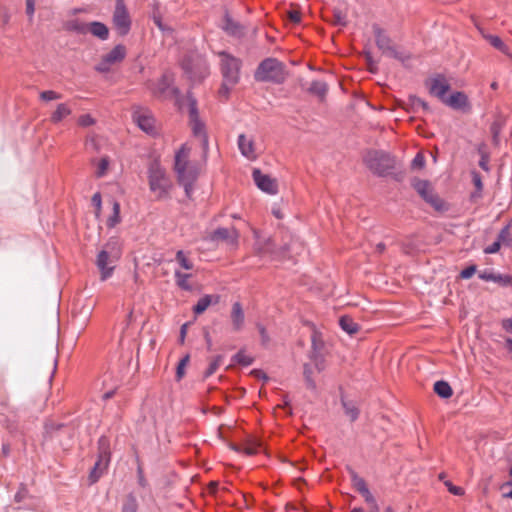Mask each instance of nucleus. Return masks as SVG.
Masks as SVG:
<instances>
[{"label": "nucleus", "mask_w": 512, "mask_h": 512, "mask_svg": "<svg viewBox=\"0 0 512 512\" xmlns=\"http://www.w3.org/2000/svg\"><path fill=\"white\" fill-rule=\"evenodd\" d=\"M120 257L121 244L117 239L111 238L99 250L95 261L101 281L112 277Z\"/></svg>", "instance_id": "nucleus-1"}, {"label": "nucleus", "mask_w": 512, "mask_h": 512, "mask_svg": "<svg viewBox=\"0 0 512 512\" xmlns=\"http://www.w3.org/2000/svg\"><path fill=\"white\" fill-rule=\"evenodd\" d=\"M147 178L149 191L155 200L165 201L170 198L173 184L166 171L160 165H151Z\"/></svg>", "instance_id": "nucleus-2"}, {"label": "nucleus", "mask_w": 512, "mask_h": 512, "mask_svg": "<svg viewBox=\"0 0 512 512\" xmlns=\"http://www.w3.org/2000/svg\"><path fill=\"white\" fill-rule=\"evenodd\" d=\"M190 150L187 147H182L175 156V170L178 174L180 183L184 186L186 195H191V184L196 179L198 171L190 165L189 158Z\"/></svg>", "instance_id": "nucleus-3"}, {"label": "nucleus", "mask_w": 512, "mask_h": 512, "mask_svg": "<svg viewBox=\"0 0 512 512\" xmlns=\"http://www.w3.org/2000/svg\"><path fill=\"white\" fill-rule=\"evenodd\" d=\"M221 64L224 80L220 93L227 96L229 90L238 82L239 62L235 58L223 53L221 54Z\"/></svg>", "instance_id": "nucleus-4"}, {"label": "nucleus", "mask_w": 512, "mask_h": 512, "mask_svg": "<svg viewBox=\"0 0 512 512\" xmlns=\"http://www.w3.org/2000/svg\"><path fill=\"white\" fill-rule=\"evenodd\" d=\"M256 77L262 81L281 82L285 78V72L280 62L275 59H267L259 66Z\"/></svg>", "instance_id": "nucleus-5"}, {"label": "nucleus", "mask_w": 512, "mask_h": 512, "mask_svg": "<svg viewBox=\"0 0 512 512\" xmlns=\"http://www.w3.org/2000/svg\"><path fill=\"white\" fill-rule=\"evenodd\" d=\"M364 160L367 166L378 174L387 172L395 165V160L389 154L382 151H370L366 154Z\"/></svg>", "instance_id": "nucleus-6"}, {"label": "nucleus", "mask_w": 512, "mask_h": 512, "mask_svg": "<svg viewBox=\"0 0 512 512\" xmlns=\"http://www.w3.org/2000/svg\"><path fill=\"white\" fill-rule=\"evenodd\" d=\"M413 187L417 193L436 210L442 211L447 208L446 203L434 193L433 188L428 181L415 179L413 181Z\"/></svg>", "instance_id": "nucleus-7"}, {"label": "nucleus", "mask_w": 512, "mask_h": 512, "mask_svg": "<svg viewBox=\"0 0 512 512\" xmlns=\"http://www.w3.org/2000/svg\"><path fill=\"white\" fill-rule=\"evenodd\" d=\"M126 47L122 44L116 45L110 51L105 53L96 66L99 72H108L112 67L120 64L126 56Z\"/></svg>", "instance_id": "nucleus-8"}, {"label": "nucleus", "mask_w": 512, "mask_h": 512, "mask_svg": "<svg viewBox=\"0 0 512 512\" xmlns=\"http://www.w3.org/2000/svg\"><path fill=\"white\" fill-rule=\"evenodd\" d=\"M113 28L120 35H126L131 27L130 15L122 2H117L113 16Z\"/></svg>", "instance_id": "nucleus-9"}, {"label": "nucleus", "mask_w": 512, "mask_h": 512, "mask_svg": "<svg viewBox=\"0 0 512 512\" xmlns=\"http://www.w3.org/2000/svg\"><path fill=\"white\" fill-rule=\"evenodd\" d=\"M252 177L255 185L262 192L269 195H276L279 190L278 180L269 174L263 173L259 169H254Z\"/></svg>", "instance_id": "nucleus-10"}, {"label": "nucleus", "mask_w": 512, "mask_h": 512, "mask_svg": "<svg viewBox=\"0 0 512 512\" xmlns=\"http://www.w3.org/2000/svg\"><path fill=\"white\" fill-rule=\"evenodd\" d=\"M426 88L431 96L443 102L450 91V84L444 76L436 75L426 81Z\"/></svg>", "instance_id": "nucleus-11"}, {"label": "nucleus", "mask_w": 512, "mask_h": 512, "mask_svg": "<svg viewBox=\"0 0 512 512\" xmlns=\"http://www.w3.org/2000/svg\"><path fill=\"white\" fill-rule=\"evenodd\" d=\"M179 105L182 109H185V108L187 109V111L190 115L191 126H192V130H193L194 134L201 136L202 140H203V144L206 145L207 139H206L204 131H203L204 126H203L202 122L197 117L196 108H195V100L188 96L184 100V102L180 103Z\"/></svg>", "instance_id": "nucleus-12"}, {"label": "nucleus", "mask_w": 512, "mask_h": 512, "mask_svg": "<svg viewBox=\"0 0 512 512\" xmlns=\"http://www.w3.org/2000/svg\"><path fill=\"white\" fill-rule=\"evenodd\" d=\"M442 103L454 110L462 112H467L471 108L468 96L461 91L451 92Z\"/></svg>", "instance_id": "nucleus-13"}, {"label": "nucleus", "mask_w": 512, "mask_h": 512, "mask_svg": "<svg viewBox=\"0 0 512 512\" xmlns=\"http://www.w3.org/2000/svg\"><path fill=\"white\" fill-rule=\"evenodd\" d=\"M133 119L140 129L144 132L152 133L155 129V119L152 114L143 109L135 110Z\"/></svg>", "instance_id": "nucleus-14"}, {"label": "nucleus", "mask_w": 512, "mask_h": 512, "mask_svg": "<svg viewBox=\"0 0 512 512\" xmlns=\"http://www.w3.org/2000/svg\"><path fill=\"white\" fill-rule=\"evenodd\" d=\"M171 83L172 81L169 78H161L154 90V93L163 99H171L178 103L177 91L176 89L170 87Z\"/></svg>", "instance_id": "nucleus-15"}, {"label": "nucleus", "mask_w": 512, "mask_h": 512, "mask_svg": "<svg viewBox=\"0 0 512 512\" xmlns=\"http://www.w3.org/2000/svg\"><path fill=\"white\" fill-rule=\"evenodd\" d=\"M110 461L109 453L106 450H103L99 457L97 462L95 463L90 475L89 479L91 483H95L105 472V470L108 467Z\"/></svg>", "instance_id": "nucleus-16"}, {"label": "nucleus", "mask_w": 512, "mask_h": 512, "mask_svg": "<svg viewBox=\"0 0 512 512\" xmlns=\"http://www.w3.org/2000/svg\"><path fill=\"white\" fill-rule=\"evenodd\" d=\"M255 238L254 248L259 255H270L273 252V245L269 237L262 236L261 233L252 229Z\"/></svg>", "instance_id": "nucleus-17"}, {"label": "nucleus", "mask_w": 512, "mask_h": 512, "mask_svg": "<svg viewBox=\"0 0 512 512\" xmlns=\"http://www.w3.org/2000/svg\"><path fill=\"white\" fill-rule=\"evenodd\" d=\"M352 485H353L354 489L356 491H358L363 496V498L365 499V501L367 503L372 504L371 508L378 509V507L375 505V499H374L373 495L371 494V492L367 486V483L365 482L364 479H362L361 477H359L357 475H353L352 476Z\"/></svg>", "instance_id": "nucleus-18"}, {"label": "nucleus", "mask_w": 512, "mask_h": 512, "mask_svg": "<svg viewBox=\"0 0 512 512\" xmlns=\"http://www.w3.org/2000/svg\"><path fill=\"white\" fill-rule=\"evenodd\" d=\"M238 147L241 154L248 159H255L257 156L255 145L250 137L240 135L238 138Z\"/></svg>", "instance_id": "nucleus-19"}, {"label": "nucleus", "mask_w": 512, "mask_h": 512, "mask_svg": "<svg viewBox=\"0 0 512 512\" xmlns=\"http://www.w3.org/2000/svg\"><path fill=\"white\" fill-rule=\"evenodd\" d=\"M479 277L485 281H493L504 287H512V276L506 274H497L490 271L479 273Z\"/></svg>", "instance_id": "nucleus-20"}, {"label": "nucleus", "mask_w": 512, "mask_h": 512, "mask_svg": "<svg viewBox=\"0 0 512 512\" xmlns=\"http://www.w3.org/2000/svg\"><path fill=\"white\" fill-rule=\"evenodd\" d=\"M230 318L233 329L239 331L243 327L245 320L244 309L239 302H235L232 305Z\"/></svg>", "instance_id": "nucleus-21"}, {"label": "nucleus", "mask_w": 512, "mask_h": 512, "mask_svg": "<svg viewBox=\"0 0 512 512\" xmlns=\"http://www.w3.org/2000/svg\"><path fill=\"white\" fill-rule=\"evenodd\" d=\"M211 238L213 240H225L234 245L237 241L238 234L235 230L230 231L225 228H219L212 233Z\"/></svg>", "instance_id": "nucleus-22"}, {"label": "nucleus", "mask_w": 512, "mask_h": 512, "mask_svg": "<svg viewBox=\"0 0 512 512\" xmlns=\"http://www.w3.org/2000/svg\"><path fill=\"white\" fill-rule=\"evenodd\" d=\"M86 31L102 40L107 39L109 35L108 27L101 22L88 23L86 25Z\"/></svg>", "instance_id": "nucleus-23"}, {"label": "nucleus", "mask_w": 512, "mask_h": 512, "mask_svg": "<svg viewBox=\"0 0 512 512\" xmlns=\"http://www.w3.org/2000/svg\"><path fill=\"white\" fill-rule=\"evenodd\" d=\"M111 213L107 217L106 224L109 228H114L117 224L120 223V204L114 199H111L110 202Z\"/></svg>", "instance_id": "nucleus-24"}, {"label": "nucleus", "mask_w": 512, "mask_h": 512, "mask_svg": "<svg viewBox=\"0 0 512 512\" xmlns=\"http://www.w3.org/2000/svg\"><path fill=\"white\" fill-rule=\"evenodd\" d=\"M72 110L70 106L66 103H61L57 105L56 109L51 115V121L53 123H59L65 118H67L69 115H71Z\"/></svg>", "instance_id": "nucleus-25"}, {"label": "nucleus", "mask_w": 512, "mask_h": 512, "mask_svg": "<svg viewBox=\"0 0 512 512\" xmlns=\"http://www.w3.org/2000/svg\"><path fill=\"white\" fill-rule=\"evenodd\" d=\"M223 28L232 35H239L242 30L240 24L231 15L225 16Z\"/></svg>", "instance_id": "nucleus-26"}, {"label": "nucleus", "mask_w": 512, "mask_h": 512, "mask_svg": "<svg viewBox=\"0 0 512 512\" xmlns=\"http://www.w3.org/2000/svg\"><path fill=\"white\" fill-rule=\"evenodd\" d=\"M434 391L442 398H449L452 396V388L447 382L438 381L434 384Z\"/></svg>", "instance_id": "nucleus-27"}, {"label": "nucleus", "mask_w": 512, "mask_h": 512, "mask_svg": "<svg viewBox=\"0 0 512 512\" xmlns=\"http://www.w3.org/2000/svg\"><path fill=\"white\" fill-rule=\"evenodd\" d=\"M176 283L177 285L185 290H191L192 286L189 284L188 280L191 277L190 273H182L180 271L175 272Z\"/></svg>", "instance_id": "nucleus-28"}, {"label": "nucleus", "mask_w": 512, "mask_h": 512, "mask_svg": "<svg viewBox=\"0 0 512 512\" xmlns=\"http://www.w3.org/2000/svg\"><path fill=\"white\" fill-rule=\"evenodd\" d=\"M340 325L344 331H346L348 334H354L358 331L359 327L358 324L355 323L351 318L349 317H342L340 319Z\"/></svg>", "instance_id": "nucleus-29"}, {"label": "nucleus", "mask_w": 512, "mask_h": 512, "mask_svg": "<svg viewBox=\"0 0 512 512\" xmlns=\"http://www.w3.org/2000/svg\"><path fill=\"white\" fill-rule=\"evenodd\" d=\"M502 327L505 332L511 336L505 340V347L510 353H512V318L504 319L502 321Z\"/></svg>", "instance_id": "nucleus-30"}, {"label": "nucleus", "mask_w": 512, "mask_h": 512, "mask_svg": "<svg viewBox=\"0 0 512 512\" xmlns=\"http://www.w3.org/2000/svg\"><path fill=\"white\" fill-rule=\"evenodd\" d=\"M109 164H110V162H109L108 158H106V157H102V158L98 159L95 162L96 176L103 177L104 175H106V173L109 169Z\"/></svg>", "instance_id": "nucleus-31"}, {"label": "nucleus", "mask_w": 512, "mask_h": 512, "mask_svg": "<svg viewBox=\"0 0 512 512\" xmlns=\"http://www.w3.org/2000/svg\"><path fill=\"white\" fill-rule=\"evenodd\" d=\"M213 297L210 295H206L199 299L197 304L194 307V312L196 314L203 313L212 303Z\"/></svg>", "instance_id": "nucleus-32"}, {"label": "nucleus", "mask_w": 512, "mask_h": 512, "mask_svg": "<svg viewBox=\"0 0 512 512\" xmlns=\"http://www.w3.org/2000/svg\"><path fill=\"white\" fill-rule=\"evenodd\" d=\"M176 262L179 266L185 270H191L193 268L192 262L188 259L186 254L182 251H178L176 254Z\"/></svg>", "instance_id": "nucleus-33"}, {"label": "nucleus", "mask_w": 512, "mask_h": 512, "mask_svg": "<svg viewBox=\"0 0 512 512\" xmlns=\"http://www.w3.org/2000/svg\"><path fill=\"white\" fill-rule=\"evenodd\" d=\"M486 38L489 41V43L496 49H498L504 53L508 52L507 46L504 44V42L498 36L489 35Z\"/></svg>", "instance_id": "nucleus-34"}, {"label": "nucleus", "mask_w": 512, "mask_h": 512, "mask_svg": "<svg viewBox=\"0 0 512 512\" xmlns=\"http://www.w3.org/2000/svg\"><path fill=\"white\" fill-rule=\"evenodd\" d=\"M310 91L319 97H323L327 92V86L323 82L315 81L311 84Z\"/></svg>", "instance_id": "nucleus-35"}, {"label": "nucleus", "mask_w": 512, "mask_h": 512, "mask_svg": "<svg viewBox=\"0 0 512 512\" xmlns=\"http://www.w3.org/2000/svg\"><path fill=\"white\" fill-rule=\"evenodd\" d=\"M189 361H190V356L185 355L179 362V364L177 366V371H176L177 380H181L184 377L185 369L188 366Z\"/></svg>", "instance_id": "nucleus-36"}, {"label": "nucleus", "mask_w": 512, "mask_h": 512, "mask_svg": "<svg viewBox=\"0 0 512 512\" xmlns=\"http://www.w3.org/2000/svg\"><path fill=\"white\" fill-rule=\"evenodd\" d=\"M91 203L95 209L94 214H95L96 218H99L100 213H101V207H102V198H101V194L99 192H96L93 194V196L91 198Z\"/></svg>", "instance_id": "nucleus-37"}, {"label": "nucleus", "mask_w": 512, "mask_h": 512, "mask_svg": "<svg viewBox=\"0 0 512 512\" xmlns=\"http://www.w3.org/2000/svg\"><path fill=\"white\" fill-rule=\"evenodd\" d=\"M235 361L244 366H248L253 362V358L245 352H239L234 357Z\"/></svg>", "instance_id": "nucleus-38"}, {"label": "nucleus", "mask_w": 512, "mask_h": 512, "mask_svg": "<svg viewBox=\"0 0 512 512\" xmlns=\"http://www.w3.org/2000/svg\"><path fill=\"white\" fill-rule=\"evenodd\" d=\"M345 408V413L349 417L350 420H355L358 416V410L352 403H343Z\"/></svg>", "instance_id": "nucleus-39"}, {"label": "nucleus", "mask_w": 512, "mask_h": 512, "mask_svg": "<svg viewBox=\"0 0 512 512\" xmlns=\"http://www.w3.org/2000/svg\"><path fill=\"white\" fill-rule=\"evenodd\" d=\"M40 98L43 101H54L61 98V95L53 90L43 91L40 93Z\"/></svg>", "instance_id": "nucleus-40"}, {"label": "nucleus", "mask_w": 512, "mask_h": 512, "mask_svg": "<svg viewBox=\"0 0 512 512\" xmlns=\"http://www.w3.org/2000/svg\"><path fill=\"white\" fill-rule=\"evenodd\" d=\"M444 485L453 495L462 496L464 494V489L460 486L454 485L451 481H445Z\"/></svg>", "instance_id": "nucleus-41"}, {"label": "nucleus", "mask_w": 512, "mask_h": 512, "mask_svg": "<svg viewBox=\"0 0 512 512\" xmlns=\"http://www.w3.org/2000/svg\"><path fill=\"white\" fill-rule=\"evenodd\" d=\"M260 445V443L257 440H251L249 441L243 448V451L247 455H253L257 453V447Z\"/></svg>", "instance_id": "nucleus-42"}, {"label": "nucleus", "mask_w": 512, "mask_h": 512, "mask_svg": "<svg viewBox=\"0 0 512 512\" xmlns=\"http://www.w3.org/2000/svg\"><path fill=\"white\" fill-rule=\"evenodd\" d=\"M221 362H222V356L214 357L209 364V368L206 372V375L207 376L212 375L217 370V368L219 367Z\"/></svg>", "instance_id": "nucleus-43"}, {"label": "nucleus", "mask_w": 512, "mask_h": 512, "mask_svg": "<svg viewBox=\"0 0 512 512\" xmlns=\"http://www.w3.org/2000/svg\"><path fill=\"white\" fill-rule=\"evenodd\" d=\"M94 123H95V119L89 114L82 115L78 119V124L83 127L91 126Z\"/></svg>", "instance_id": "nucleus-44"}, {"label": "nucleus", "mask_w": 512, "mask_h": 512, "mask_svg": "<svg viewBox=\"0 0 512 512\" xmlns=\"http://www.w3.org/2000/svg\"><path fill=\"white\" fill-rule=\"evenodd\" d=\"M425 164V159L422 154H417L414 160L412 161V168L413 169H422Z\"/></svg>", "instance_id": "nucleus-45"}, {"label": "nucleus", "mask_w": 512, "mask_h": 512, "mask_svg": "<svg viewBox=\"0 0 512 512\" xmlns=\"http://www.w3.org/2000/svg\"><path fill=\"white\" fill-rule=\"evenodd\" d=\"M410 102H411L412 107H414V108L422 107L423 109H428L427 104L422 99H420L416 96L410 97Z\"/></svg>", "instance_id": "nucleus-46"}, {"label": "nucleus", "mask_w": 512, "mask_h": 512, "mask_svg": "<svg viewBox=\"0 0 512 512\" xmlns=\"http://www.w3.org/2000/svg\"><path fill=\"white\" fill-rule=\"evenodd\" d=\"M475 272H476V266L472 265V266H469L466 269L462 270L460 273V276L463 279H469L470 277H472L475 274Z\"/></svg>", "instance_id": "nucleus-47"}, {"label": "nucleus", "mask_w": 512, "mask_h": 512, "mask_svg": "<svg viewBox=\"0 0 512 512\" xmlns=\"http://www.w3.org/2000/svg\"><path fill=\"white\" fill-rule=\"evenodd\" d=\"M334 22L338 25L346 24V17L341 11H335L334 13Z\"/></svg>", "instance_id": "nucleus-48"}, {"label": "nucleus", "mask_w": 512, "mask_h": 512, "mask_svg": "<svg viewBox=\"0 0 512 512\" xmlns=\"http://www.w3.org/2000/svg\"><path fill=\"white\" fill-rule=\"evenodd\" d=\"M288 17L293 23H299L301 19L300 12L297 10L289 11Z\"/></svg>", "instance_id": "nucleus-49"}, {"label": "nucleus", "mask_w": 512, "mask_h": 512, "mask_svg": "<svg viewBox=\"0 0 512 512\" xmlns=\"http://www.w3.org/2000/svg\"><path fill=\"white\" fill-rule=\"evenodd\" d=\"M36 0H26V12L29 16H32L35 11Z\"/></svg>", "instance_id": "nucleus-50"}, {"label": "nucleus", "mask_w": 512, "mask_h": 512, "mask_svg": "<svg viewBox=\"0 0 512 512\" xmlns=\"http://www.w3.org/2000/svg\"><path fill=\"white\" fill-rule=\"evenodd\" d=\"M258 331L261 335L262 343L266 344L269 341V337L267 335L266 329L262 325H258Z\"/></svg>", "instance_id": "nucleus-51"}, {"label": "nucleus", "mask_w": 512, "mask_h": 512, "mask_svg": "<svg viewBox=\"0 0 512 512\" xmlns=\"http://www.w3.org/2000/svg\"><path fill=\"white\" fill-rule=\"evenodd\" d=\"M500 248V242L496 241L485 249L488 254L496 253Z\"/></svg>", "instance_id": "nucleus-52"}, {"label": "nucleus", "mask_w": 512, "mask_h": 512, "mask_svg": "<svg viewBox=\"0 0 512 512\" xmlns=\"http://www.w3.org/2000/svg\"><path fill=\"white\" fill-rule=\"evenodd\" d=\"M479 165L482 169H484L485 171H488V157L485 155V154H482V158L479 162Z\"/></svg>", "instance_id": "nucleus-53"}, {"label": "nucleus", "mask_w": 512, "mask_h": 512, "mask_svg": "<svg viewBox=\"0 0 512 512\" xmlns=\"http://www.w3.org/2000/svg\"><path fill=\"white\" fill-rule=\"evenodd\" d=\"M272 214L277 218V219H281L283 218V212L280 208V206H274L272 208Z\"/></svg>", "instance_id": "nucleus-54"}, {"label": "nucleus", "mask_w": 512, "mask_h": 512, "mask_svg": "<svg viewBox=\"0 0 512 512\" xmlns=\"http://www.w3.org/2000/svg\"><path fill=\"white\" fill-rule=\"evenodd\" d=\"M187 328H188V324L185 323L182 325L181 327V330H180V342L181 343H184V340H185V337H186V333H187Z\"/></svg>", "instance_id": "nucleus-55"}, {"label": "nucleus", "mask_w": 512, "mask_h": 512, "mask_svg": "<svg viewBox=\"0 0 512 512\" xmlns=\"http://www.w3.org/2000/svg\"><path fill=\"white\" fill-rule=\"evenodd\" d=\"M390 54L393 55L394 57H397L399 58L400 60L402 61H405L406 59H408L409 57L408 56H403L402 54H400L398 51H396L395 49L391 48L390 49Z\"/></svg>", "instance_id": "nucleus-56"}, {"label": "nucleus", "mask_w": 512, "mask_h": 512, "mask_svg": "<svg viewBox=\"0 0 512 512\" xmlns=\"http://www.w3.org/2000/svg\"><path fill=\"white\" fill-rule=\"evenodd\" d=\"M217 486H218V482H215V481L210 482L209 485H208L209 492L210 493H214L216 488H217Z\"/></svg>", "instance_id": "nucleus-57"}, {"label": "nucleus", "mask_w": 512, "mask_h": 512, "mask_svg": "<svg viewBox=\"0 0 512 512\" xmlns=\"http://www.w3.org/2000/svg\"><path fill=\"white\" fill-rule=\"evenodd\" d=\"M134 318H135V316H134V309L131 308L128 311V314H127V321H128V323H131L134 320Z\"/></svg>", "instance_id": "nucleus-58"}, {"label": "nucleus", "mask_w": 512, "mask_h": 512, "mask_svg": "<svg viewBox=\"0 0 512 512\" xmlns=\"http://www.w3.org/2000/svg\"><path fill=\"white\" fill-rule=\"evenodd\" d=\"M252 373L255 375V377H257L259 379H266L264 372H262L260 370H255Z\"/></svg>", "instance_id": "nucleus-59"}, {"label": "nucleus", "mask_w": 512, "mask_h": 512, "mask_svg": "<svg viewBox=\"0 0 512 512\" xmlns=\"http://www.w3.org/2000/svg\"><path fill=\"white\" fill-rule=\"evenodd\" d=\"M473 181H474L475 186H476L478 189H481V187H482V183H481V180H480V178L478 177V175H474V179H473Z\"/></svg>", "instance_id": "nucleus-60"}, {"label": "nucleus", "mask_w": 512, "mask_h": 512, "mask_svg": "<svg viewBox=\"0 0 512 512\" xmlns=\"http://www.w3.org/2000/svg\"><path fill=\"white\" fill-rule=\"evenodd\" d=\"M252 507L248 504V502L246 501V506H245V509H251Z\"/></svg>", "instance_id": "nucleus-61"}, {"label": "nucleus", "mask_w": 512, "mask_h": 512, "mask_svg": "<svg viewBox=\"0 0 512 512\" xmlns=\"http://www.w3.org/2000/svg\"><path fill=\"white\" fill-rule=\"evenodd\" d=\"M379 45L381 48H384V44L382 43V41H379Z\"/></svg>", "instance_id": "nucleus-62"}, {"label": "nucleus", "mask_w": 512, "mask_h": 512, "mask_svg": "<svg viewBox=\"0 0 512 512\" xmlns=\"http://www.w3.org/2000/svg\"><path fill=\"white\" fill-rule=\"evenodd\" d=\"M506 496L512 498V491L509 494H507Z\"/></svg>", "instance_id": "nucleus-63"}]
</instances>
